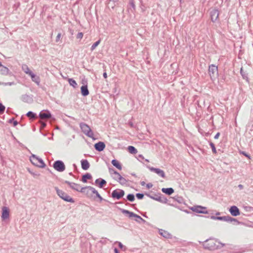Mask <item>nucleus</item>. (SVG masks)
<instances>
[{"instance_id": "1", "label": "nucleus", "mask_w": 253, "mask_h": 253, "mask_svg": "<svg viewBox=\"0 0 253 253\" xmlns=\"http://www.w3.org/2000/svg\"><path fill=\"white\" fill-rule=\"evenodd\" d=\"M80 127L82 130V131L85 135L89 137L92 138L93 139H95V138L93 137V132L88 125L84 123H81L80 124Z\"/></svg>"}, {"instance_id": "2", "label": "nucleus", "mask_w": 253, "mask_h": 253, "mask_svg": "<svg viewBox=\"0 0 253 253\" xmlns=\"http://www.w3.org/2000/svg\"><path fill=\"white\" fill-rule=\"evenodd\" d=\"M216 243V241L214 239H209L206 240L203 245L205 249L214 250L218 248Z\"/></svg>"}, {"instance_id": "3", "label": "nucleus", "mask_w": 253, "mask_h": 253, "mask_svg": "<svg viewBox=\"0 0 253 253\" xmlns=\"http://www.w3.org/2000/svg\"><path fill=\"white\" fill-rule=\"evenodd\" d=\"M30 160L32 164L39 168H43L45 167V164L43 160L34 154L32 155L30 158Z\"/></svg>"}, {"instance_id": "4", "label": "nucleus", "mask_w": 253, "mask_h": 253, "mask_svg": "<svg viewBox=\"0 0 253 253\" xmlns=\"http://www.w3.org/2000/svg\"><path fill=\"white\" fill-rule=\"evenodd\" d=\"M55 190H56L57 195L65 201L70 203L74 202V200L73 198H72L70 196H69L67 194L65 193L62 190L58 189V187H55Z\"/></svg>"}, {"instance_id": "5", "label": "nucleus", "mask_w": 253, "mask_h": 253, "mask_svg": "<svg viewBox=\"0 0 253 253\" xmlns=\"http://www.w3.org/2000/svg\"><path fill=\"white\" fill-rule=\"evenodd\" d=\"M209 74L212 80L216 79L218 77L217 66L214 64L210 65L209 67Z\"/></svg>"}, {"instance_id": "6", "label": "nucleus", "mask_w": 253, "mask_h": 253, "mask_svg": "<svg viewBox=\"0 0 253 253\" xmlns=\"http://www.w3.org/2000/svg\"><path fill=\"white\" fill-rule=\"evenodd\" d=\"M122 212L124 214H127L128 215L129 217H135V221L139 223L146 222V221L143 219L140 216L126 210L120 209Z\"/></svg>"}, {"instance_id": "7", "label": "nucleus", "mask_w": 253, "mask_h": 253, "mask_svg": "<svg viewBox=\"0 0 253 253\" xmlns=\"http://www.w3.org/2000/svg\"><path fill=\"white\" fill-rule=\"evenodd\" d=\"M96 190L91 186H85L81 189L80 192L86 195L87 197L91 198L93 194L96 193Z\"/></svg>"}, {"instance_id": "8", "label": "nucleus", "mask_w": 253, "mask_h": 253, "mask_svg": "<svg viewBox=\"0 0 253 253\" xmlns=\"http://www.w3.org/2000/svg\"><path fill=\"white\" fill-rule=\"evenodd\" d=\"M54 169L59 172H62L65 169V165L61 160H57L53 165Z\"/></svg>"}, {"instance_id": "9", "label": "nucleus", "mask_w": 253, "mask_h": 253, "mask_svg": "<svg viewBox=\"0 0 253 253\" xmlns=\"http://www.w3.org/2000/svg\"><path fill=\"white\" fill-rule=\"evenodd\" d=\"M146 195L148 197H150V198H151L154 200L159 201L161 203H167L168 200H167V198H165L164 196H162V195L161 194H155L154 196H152L148 194H146Z\"/></svg>"}, {"instance_id": "10", "label": "nucleus", "mask_w": 253, "mask_h": 253, "mask_svg": "<svg viewBox=\"0 0 253 253\" xmlns=\"http://www.w3.org/2000/svg\"><path fill=\"white\" fill-rule=\"evenodd\" d=\"M125 195V191L123 190L118 189L112 191L111 197L113 199L119 200Z\"/></svg>"}, {"instance_id": "11", "label": "nucleus", "mask_w": 253, "mask_h": 253, "mask_svg": "<svg viewBox=\"0 0 253 253\" xmlns=\"http://www.w3.org/2000/svg\"><path fill=\"white\" fill-rule=\"evenodd\" d=\"M191 210L197 213H207L208 211H206V208L201 206H194L191 208Z\"/></svg>"}, {"instance_id": "12", "label": "nucleus", "mask_w": 253, "mask_h": 253, "mask_svg": "<svg viewBox=\"0 0 253 253\" xmlns=\"http://www.w3.org/2000/svg\"><path fill=\"white\" fill-rule=\"evenodd\" d=\"M219 12L217 9H213L210 12L211 20L212 22H215L218 20Z\"/></svg>"}, {"instance_id": "13", "label": "nucleus", "mask_w": 253, "mask_h": 253, "mask_svg": "<svg viewBox=\"0 0 253 253\" xmlns=\"http://www.w3.org/2000/svg\"><path fill=\"white\" fill-rule=\"evenodd\" d=\"M64 183L67 184L73 190L80 192L81 189L82 188L80 184L74 182H71L67 180L65 181Z\"/></svg>"}, {"instance_id": "14", "label": "nucleus", "mask_w": 253, "mask_h": 253, "mask_svg": "<svg viewBox=\"0 0 253 253\" xmlns=\"http://www.w3.org/2000/svg\"><path fill=\"white\" fill-rule=\"evenodd\" d=\"M148 168L151 171L155 172L160 176H161L163 178L166 177V175H165V172L163 170H162L160 169H158V168H155L151 167H148Z\"/></svg>"}, {"instance_id": "15", "label": "nucleus", "mask_w": 253, "mask_h": 253, "mask_svg": "<svg viewBox=\"0 0 253 253\" xmlns=\"http://www.w3.org/2000/svg\"><path fill=\"white\" fill-rule=\"evenodd\" d=\"M231 214L234 216H236L240 214V211L239 209L236 206H231L229 210Z\"/></svg>"}, {"instance_id": "16", "label": "nucleus", "mask_w": 253, "mask_h": 253, "mask_svg": "<svg viewBox=\"0 0 253 253\" xmlns=\"http://www.w3.org/2000/svg\"><path fill=\"white\" fill-rule=\"evenodd\" d=\"M20 99L23 102L28 104L32 103L33 101L32 97L26 94L22 95Z\"/></svg>"}, {"instance_id": "17", "label": "nucleus", "mask_w": 253, "mask_h": 253, "mask_svg": "<svg viewBox=\"0 0 253 253\" xmlns=\"http://www.w3.org/2000/svg\"><path fill=\"white\" fill-rule=\"evenodd\" d=\"M39 117L42 119H49L51 118V114L48 111H42L39 114Z\"/></svg>"}, {"instance_id": "18", "label": "nucleus", "mask_w": 253, "mask_h": 253, "mask_svg": "<svg viewBox=\"0 0 253 253\" xmlns=\"http://www.w3.org/2000/svg\"><path fill=\"white\" fill-rule=\"evenodd\" d=\"M95 149L99 152L102 151L105 148V144L103 142L99 141L94 145Z\"/></svg>"}, {"instance_id": "19", "label": "nucleus", "mask_w": 253, "mask_h": 253, "mask_svg": "<svg viewBox=\"0 0 253 253\" xmlns=\"http://www.w3.org/2000/svg\"><path fill=\"white\" fill-rule=\"evenodd\" d=\"M9 209L6 207H3L2 208V215L1 218L2 219H6L9 218Z\"/></svg>"}, {"instance_id": "20", "label": "nucleus", "mask_w": 253, "mask_h": 253, "mask_svg": "<svg viewBox=\"0 0 253 253\" xmlns=\"http://www.w3.org/2000/svg\"><path fill=\"white\" fill-rule=\"evenodd\" d=\"M95 183L98 185L100 188L105 186L107 183L106 180L102 178H98L95 180Z\"/></svg>"}, {"instance_id": "21", "label": "nucleus", "mask_w": 253, "mask_h": 253, "mask_svg": "<svg viewBox=\"0 0 253 253\" xmlns=\"http://www.w3.org/2000/svg\"><path fill=\"white\" fill-rule=\"evenodd\" d=\"M113 178L118 181L121 185L126 184L127 182L126 179L122 176L120 173L118 174V177H113Z\"/></svg>"}, {"instance_id": "22", "label": "nucleus", "mask_w": 253, "mask_h": 253, "mask_svg": "<svg viewBox=\"0 0 253 253\" xmlns=\"http://www.w3.org/2000/svg\"><path fill=\"white\" fill-rule=\"evenodd\" d=\"M81 91L83 96H86L89 94V90L87 84L82 85L81 87Z\"/></svg>"}, {"instance_id": "23", "label": "nucleus", "mask_w": 253, "mask_h": 253, "mask_svg": "<svg viewBox=\"0 0 253 253\" xmlns=\"http://www.w3.org/2000/svg\"><path fill=\"white\" fill-rule=\"evenodd\" d=\"M30 73V74L29 76H31L32 81L35 82L37 85H39L41 81L40 77L35 75L33 72Z\"/></svg>"}, {"instance_id": "24", "label": "nucleus", "mask_w": 253, "mask_h": 253, "mask_svg": "<svg viewBox=\"0 0 253 253\" xmlns=\"http://www.w3.org/2000/svg\"><path fill=\"white\" fill-rule=\"evenodd\" d=\"M81 166L84 170H87L89 168L90 165L87 160H82L81 161Z\"/></svg>"}, {"instance_id": "25", "label": "nucleus", "mask_w": 253, "mask_h": 253, "mask_svg": "<svg viewBox=\"0 0 253 253\" xmlns=\"http://www.w3.org/2000/svg\"><path fill=\"white\" fill-rule=\"evenodd\" d=\"M159 233L161 235L163 236L165 238H170L171 235L168 231L163 229L159 230Z\"/></svg>"}, {"instance_id": "26", "label": "nucleus", "mask_w": 253, "mask_h": 253, "mask_svg": "<svg viewBox=\"0 0 253 253\" xmlns=\"http://www.w3.org/2000/svg\"><path fill=\"white\" fill-rule=\"evenodd\" d=\"M162 191L168 195H170L174 192V190L172 188H163Z\"/></svg>"}, {"instance_id": "27", "label": "nucleus", "mask_w": 253, "mask_h": 253, "mask_svg": "<svg viewBox=\"0 0 253 253\" xmlns=\"http://www.w3.org/2000/svg\"><path fill=\"white\" fill-rule=\"evenodd\" d=\"M224 219L223 221H225L230 222H236L237 224L240 223V222L239 221H238L237 219H236V218H233L229 215L224 216Z\"/></svg>"}, {"instance_id": "28", "label": "nucleus", "mask_w": 253, "mask_h": 253, "mask_svg": "<svg viewBox=\"0 0 253 253\" xmlns=\"http://www.w3.org/2000/svg\"><path fill=\"white\" fill-rule=\"evenodd\" d=\"M111 163L114 167H115L116 168H117L119 170L122 169V165L118 160H117L116 159H113L112 160Z\"/></svg>"}, {"instance_id": "29", "label": "nucleus", "mask_w": 253, "mask_h": 253, "mask_svg": "<svg viewBox=\"0 0 253 253\" xmlns=\"http://www.w3.org/2000/svg\"><path fill=\"white\" fill-rule=\"evenodd\" d=\"M129 5L131 6V8L128 7V9L132 12H134L136 9L134 0H129Z\"/></svg>"}, {"instance_id": "30", "label": "nucleus", "mask_w": 253, "mask_h": 253, "mask_svg": "<svg viewBox=\"0 0 253 253\" xmlns=\"http://www.w3.org/2000/svg\"><path fill=\"white\" fill-rule=\"evenodd\" d=\"M91 175L89 173H86L82 176V181L84 183H86L87 179H91Z\"/></svg>"}, {"instance_id": "31", "label": "nucleus", "mask_w": 253, "mask_h": 253, "mask_svg": "<svg viewBox=\"0 0 253 253\" xmlns=\"http://www.w3.org/2000/svg\"><path fill=\"white\" fill-rule=\"evenodd\" d=\"M0 67H1L0 72L2 75H7L9 74V70L7 67L3 66V65Z\"/></svg>"}, {"instance_id": "32", "label": "nucleus", "mask_w": 253, "mask_h": 253, "mask_svg": "<svg viewBox=\"0 0 253 253\" xmlns=\"http://www.w3.org/2000/svg\"><path fill=\"white\" fill-rule=\"evenodd\" d=\"M26 116L29 118L31 119L35 120L37 118V116L36 114L35 113L32 112V111H29L27 114Z\"/></svg>"}, {"instance_id": "33", "label": "nucleus", "mask_w": 253, "mask_h": 253, "mask_svg": "<svg viewBox=\"0 0 253 253\" xmlns=\"http://www.w3.org/2000/svg\"><path fill=\"white\" fill-rule=\"evenodd\" d=\"M22 69L26 74H28L29 75L30 74V73H32L26 64L22 65Z\"/></svg>"}, {"instance_id": "34", "label": "nucleus", "mask_w": 253, "mask_h": 253, "mask_svg": "<svg viewBox=\"0 0 253 253\" xmlns=\"http://www.w3.org/2000/svg\"><path fill=\"white\" fill-rule=\"evenodd\" d=\"M240 74H241V75L244 79L246 80L247 82H249L248 73L246 71H244L242 67L240 69Z\"/></svg>"}, {"instance_id": "35", "label": "nucleus", "mask_w": 253, "mask_h": 253, "mask_svg": "<svg viewBox=\"0 0 253 253\" xmlns=\"http://www.w3.org/2000/svg\"><path fill=\"white\" fill-rule=\"evenodd\" d=\"M127 149L128 152L132 154H135L137 152V149L132 146H129Z\"/></svg>"}, {"instance_id": "36", "label": "nucleus", "mask_w": 253, "mask_h": 253, "mask_svg": "<svg viewBox=\"0 0 253 253\" xmlns=\"http://www.w3.org/2000/svg\"><path fill=\"white\" fill-rule=\"evenodd\" d=\"M68 82L70 85L72 86L74 88H76L77 86V84L75 80L73 79H69Z\"/></svg>"}, {"instance_id": "37", "label": "nucleus", "mask_w": 253, "mask_h": 253, "mask_svg": "<svg viewBox=\"0 0 253 253\" xmlns=\"http://www.w3.org/2000/svg\"><path fill=\"white\" fill-rule=\"evenodd\" d=\"M126 199L127 200L129 201V202H133L135 200V197L134 194H129L126 196Z\"/></svg>"}, {"instance_id": "38", "label": "nucleus", "mask_w": 253, "mask_h": 253, "mask_svg": "<svg viewBox=\"0 0 253 253\" xmlns=\"http://www.w3.org/2000/svg\"><path fill=\"white\" fill-rule=\"evenodd\" d=\"M100 42V40H99L98 41H97L96 42H95L92 45V46L91 47V48H90L91 50L93 51V50H94V49L99 45Z\"/></svg>"}, {"instance_id": "39", "label": "nucleus", "mask_w": 253, "mask_h": 253, "mask_svg": "<svg viewBox=\"0 0 253 253\" xmlns=\"http://www.w3.org/2000/svg\"><path fill=\"white\" fill-rule=\"evenodd\" d=\"M109 172L111 174L118 175L119 174V172H117L116 170H115L113 168H109Z\"/></svg>"}, {"instance_id": "40", "label": "nucleus", "mask_w": 253, "mask_h": 253, "mask_svg": "<svg viewBox=\"0 0 253 253\" xmlns=\"http://www.w3.org/2000/svg\"><path fill=\"white\" fill-rule=\"evenodd\" d=\"M8 123L9 124H12L13 123V126H17L18 124V122L17 121H15L14 118H11L10 119H9L8 121Z\"/></svg>"}, {"instance_id": "41", "label": "nucleus", "mask_w": 253, "mask_h": 253, "mask_svg": "<svg viewBox=\"0 0 253 253\" xmlns=\"http://www.w3.org/2000/svg\"><path fill=\"white\" fill-rule=\"evenodd\" d=\"M210 145L211 148L213 153L216 154L217 152L214 144L212 142H210Z\"/></svg>"}, {"instance_id": "42", "label": "nucleus", "mask_w": 253, "mask_h": 253, "mask_svg": "<svg viewBox=\"0 0 253 253\" xmlns=\"http://www.w3.org/2000/svg\"><path fill=\"white\" fill-rule=\"evenodd\" d=\"M5 109V107L0 102V114H2L4 113Z\"/></svg>"}, {"instance_id": "43", "label": "nucleus", "mask_w": 253, "mask_h": 253, "mask_svg": "<svg viewBox=\"0 0 253 253\" xmlns=\"http://www.w3.org/2000/svg\"><path fill=\"white\" fill-rule=\"evenodd\" d=\"M15 84V83L14 82H7V83H3L0 82V85H11Z\"/></svg>"}, {"instance_id": "44", "label": "nucleus", "mask_w": 253, "mask_h": 253, "mask_svg": "<svg viewBox=\"0 0 253 253\" xmlns=\"http://www.w3.org/2000/svg\"><path fill=\"white\" fill-rule=\"evenodd\" d=\"M40 123L41 124L40 130L43 129L46 126V123L45 122L40 121Z\"/></svg>"}, {"instance_id": "45", "label": "nucleus", "mask_w": 253, "mask_h": 253, "mask_svg": "<svg viewBox=\"0 0 253 253\" xmlns=\"http://www.w3.org/2000/svg\"><path fill=\"white\" fill-rule=\"evenodd\" d=\"M110 2H113V5H111V7L112 8H113L115 5H116V4H118V2L119 1V0H109ZM110 2L109 3V4H110Z\"/></svg>"}, {"instance_id": "46", "label": "nucleus", "mask_w": 253, "mask_h": 253, "mask_svg": "<svg viewBox=\"0 0 253 253\" xmlns=\"http://www.w3.org/2000/svg\"><path fill=\"white\" fill-rule=\"evenodd\" d=\"M136 196L138 199H142L144 197V194L142 193H137Z\"/></svg>"}, {"instance_id": "47", "label": "nucleus", "mask_w": 253, "mask_h": 253, "mask_svg": "<svg viewBox=\"0 0 253 253\" xmlns=\"http://www.w3.org/2000/svg\"><path fill=\"white\" fill-rule=\"evenodd\" d=\"M96 195V197H97L99 199L100 201H103L104 199L102 198V197L100 196V195L99 194L98 191L96 190V193H94Z\"/></svg>"}, {"instance_id": "48", "label": "nucleus", "mask_w": 253, "mask_h": 253, "mask_svg": "<svg viewBox=\"0 0 253 253\" xmlns=\"http://www.w3.org/2000/svg\"><path fill=\"white\" fill-rule=\"evenodd\" d=\"M83 37V33L82 32H79L77 35V38L78 39H81Z\"/></svg>"}, {"instance_id": "49", "label": "nucleus", "mask_w": 253, "mask_h": 253, "mask_svg": "<svg viewBox=\"0 0 253 253\" xmlns=\"http://www.w3.org/2000/svg\"><path fill=\"white\" fill-rule=\"evenodd\" d=\"M176 201H177L179 203H181L182 202L183 199L181 197H177L175 198Z\"/></svg>"}, {"instance_id": "50", "label": "nucleus", "mask_w": 253, "mask_h": 253, "mask_svg": "<svg viewBox=\"0 0 253 253\" xmlns=\"http://www.w3.org/2000/svg\"><path fill=\"white\" fill-rule=\"evenodd\" d=\"M61 33H58L57 36H56V42H58L59 41V40H60V39L61 38Z\"/></svg>"}, {"instance_id": "51", "label": "nucleus", "mask_w": 253, "mask_h": 253, "mask_svg": "<svg viewBox=\"0 0 253 253\" xmlns=\"http://www.w3.org/2000/svg\"><path fill=\"white\" fill-rule=\"evenodd\" d=\"M153 186V184L151 183H149L146 184V187L147 189H150Z\"/></svg>"}, {"instance_id": "52", "label": "nucleus", "mask_w": 253, "mask_h": 253, "mask_svg": "<svg viewBox=\"0 0 253 253\" xmlns=\"http://www.w3.org/2000/svg\"><path fill=\"white\" fill-rule=\"evenodd\" d=\"M118 245L119 248H121V249H123V248H124V245L121 242H118Z\"/></svg>"}, {"instance_id": "53", "label": "nucleus", "mask_w": 253, "mask_h": 253, "mask_svg": "<svg viewBox=\"0 0 253 253\" xmlns=\"http://www.w3.org/2000/svg\"><path fill=\"white\" fill-rule=\"evenodd\" d=\"M224 216H217V220H224Z\"/></svg>"}, {"instance_id": "54", "label": "nucleus", "mask_w": 253, "mask_h": 253, "mask_svg": "<svg viewBox=\"0 0 253 253\" xmlns=\"http://www.w3.org/2000/svg\"><path fill=\"white\" fill-rule=\"evenodd\" d=\"M219 135H220V133H219V132H217V133L215 134V135L214 136V139H217V138L219 137Z\"/></svg>"}, {"instance_id": "55", "label": "nucleus", "mask_w": 253, "mask_h": 253, "mask_svg": "<svg viewBox=\"0 0 253 253\" xmlns=\"http://www.w3.org/2000/svg\"><path fill=\"white\" fill-rule=\"evenodd\" d=\"M128 125L129 126L131 127H133L134 126V125H133V124L132 122H128Z\"/></svg>"}, {"instance_id": "56", "label": "nucleus", "mask_w": 253, "mask_h": 253, "mask_svg": "<svg viewBox=\"0 0 253 253\" xmlns=\"http://www.w3.org/2000/svg\"><path fill=\"white\" fill-rule=\"evenodd\" d=\"M242 154L246 157L250 158V156L248 154H247L245 152H242Z\"/></svg>"}, {"instance_id": "57", "label": "nucleus", "mask_w": 253, "mask_h": 253, "mask_svg": "<svg viewBox=\"0 0 253 253\" xmlns=\"http://www.w3.org/2000/svg\"><path fill=\"white\" fill-rule=\"evenodd\" d=\"M217 216H214V215H212L211 216V219H214V220H217Z\"/></svg>"}, {"instance_id": "58", "label": "nucleus", "mask_w": 253, "mask_h": 253, "mask_svg": "<svg viewBox=\"0 0 253 253\" xmlns=\"http://www.w3.org/2000/svg\"><path fill=\"white\" fill-rule=\"evenodd\" d=\"M114 252L115 253H119V251L118 250V249L116 248H115L114 249Z\"/></svg>"}, {"instance_id": "59", "label": "nucleus", "mask_w": 253, "mask_h": 253, "mask_svg": "<svg viewBox=\"0 0 253 253\" xmlns=\"http://www.w3.org/2000/svg\"><path fill=\"white\" fill-rule=\"evenodd\" d=\"M238 187L239 188V189H241H241H243L244 186H243V185H242V184H239V185H238Z\"/></svg>"}, {"instance_id": "60", "label": "nucleus", "mask_w": 253, "mask_h": 253, "mask_svg": "<svg viewBox=\"0 0 253 253\" xmlns=\"http://www.w3.org/2000/svg\"><path fill=\"white\" fill-rule=\"evenodd\" d=\"M103 77L105 79L107 78V73L106 72H104L103 73Z\"/></svg>"}, {"instance_id": "61", "label": "nucleus", "mask_w": 253, "mask_h": 253, "mask_svg": "<svg viewBox=\"0 0 253 253\" xmlns=\"http://www.w3.org/2000/svg\"><path fill=\"white\" fill-rule=\"evenodd\" d=\"M145 184V182L144 181L141 182V185L142 186H144Z\"/></svg>"}, {"instance_id": "62", "label": "nucleus", "mask_w": 253, "mask_h": 253, "mask_svg": "<svg viewBox=\"0 0 253 253\" xmlns=\"http://www.w3.org/2000/svg\"><path fill=\"white\" fill-rule=\"evenodd\" d=\"M138 157H139V158H142V159H144V158H143V156H142V155H139L138 156Z\"/></svg>"}, {"instance_id": "63", "label": "nucleus", "mask_w": 253, "mask_h": 253, "mask_svg": "<svg viewBox=\"0 0 253 253\" xmlns=\"http://www.w3.org/2000/svg\"><path fill=\"white\" fill-rule=\"evenodd\" d=\"M32 174H33V175H34V176H35V175H39V174H36V173H32Z\"/></svg>"}, {"instance_id": "64", "label": "nucleus", "mask_w": 253, "mask_h": 253, "mask_svg": "<svg viewBox=\"0 0 253 253\" xmlns=\"http://www.w3.org/2000/svg\"><path fill=\"white\" fill-rule=\"evenodd\" d=\"M220 214V212H217L216 213V215H219Z\"/></svg>"}]
</instances>
